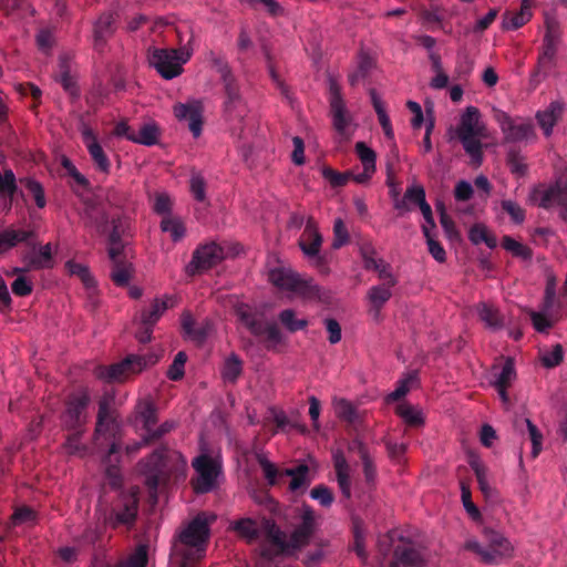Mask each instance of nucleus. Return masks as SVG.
<instances>
[{"label": "nucleus", "mask_w": 567, "mask_h": 567, "mask_svg": "<svg viewBox=\"0 0 567 567\" xmlns=\"http://www.w3.org/2000/svg\"><path fill=\"white\" fill-rule=\"evenodd\" d=\"M209 538L207 522L195 517L173 542L171 559L176 567H196L205 556Z\"/></svg>", "instance_id": "nucleus-1"}, {"label": "nucleus", "mask_w": 567, "mask_h": 567, "mask_svg": "<svg viewBox=\"0 0 567 567\" xmlns=\"http://www.w3.org/2000/svg\"><path fill=\"white\" fill-rule=\"evenodd\" d=\"M35 237L37 234L33 229L14 228L12 226L0 231V254L12 249L21 243L31 247L22 254V261L25 267L23 269H16V271L50 269L53 267L51 244L48 243L37 250Z\"/></svg>", "instance_id": "nucleus-2"}, {"label": "nucleus", "mask_w": 567, "mask_h": 567, "mask_svg": "<svg viewBox=\"0 0 567 567\" xmlns=\"http://www.w3.org/2000/svg\"><path fill=\"white\" fill-rule=\"evenodd\" d=\"M220 75V81L224 87V116L225 120L233 124L231 132L237 134L239 138H243V128L237 127L236 123L241 121L247 115L246 103L243 99L240 86L237 78L233 73V70L227 62L216 71Z\"/></svg>", "instance_id": "nucleus-3"}, {"label": "nucleus", "mask_w": 567, "mask_h": 567, "mask_svg": "<svg viewBox=\"0 0 567 567\" xmlns=\"http://www.w3.org/2000/svg\"><path fill=\"white\" fill-rule=\"evenodd\" d=\"M182 458V454L177 451L159 446L145 461L142 467L145 474V484L151 492L156 493L158 486L165 483L172 471V463Z\"/></svg>", "instance_id": "nucleus-4"}, {"label": "nucleus", "mask_w": 567, "mask_h": 567, "mask_svg": "<svg viewBox=\"0 0 567 567\" xmlns=\"http://www.w3.org/2000/svg\"><path fill=\"white\" fill-rule=\"evenodd\" d=\"M483 535L487 542V548L477 540L470 539L465 543V549L480 556L482 563L496 565L513 556L514 547L503 534L491 528H484Z\"/></svg>", "instance_id": "nucleus-5"}, {"label": "nucleus", "mask_w": 567, "mask_h": 567, "mask_svg": "<svg viewBox=\"0 0 567 567\" xmlns=\"http://www.w3.org/2000/svg\"><path fill=\"white\" fill-rule=\"evenodd\" d=\"M158 361L155 354L138 355L128 354L122 361L106 365H99L95 368L94 374L97 379L109 383L123 382L131 374L142 372L150 365H154Z\"/></svg>", "instance_id": "nucleus-6"}, {"label": "nucleus", "mask_w": 567, "mask_h": 567, "mask_svg": "<svg viewBox=\"0 0 567 567\" xmlns=\"http://www.w3.org/2000/svg\"><path fill=\"white\" fill-rule=\"evenodd\" d=\"M138 506L137 492H121L112 502L110 513L104 517V523L113 529L125 527L130 530L135 526Z\"/></svg>", "instance_id": "nucleus-7"}, {"label": "nucleus", "mask_w": 567, "mask_h": 567, "mask_svg": "<svg viewBox=\"0 0 567 567\" xmlns=\"http://www.w3.org/2000/svg\"><path fill=\"white\" fill-rule=\"evenodd\" d=\"M192 52L185 48L150 49L148 61L165 80L177 78L183 72V65L190 59Z\"/></svg>", "instance_id": "nucleus-8"}, {"label": "nucleus", "mask_w": 567, "mask_h": 567, "mask_svg": "<svg viewBox=\"0 0 567 567\" xmlns=\"http://www.w3.org/2000/svg\"><path fill=\"white\" fill-rule=\"evenodd\" d=\"M269 281L277 288L293 292L302 298L315 299L319 297L320 288L312 278L301 277L299 274L284 267L269 271Z\"/></svg>", "instance_id": "nucleus-9"}, {"label": "nucleus", "mask_w": 567, "mask_h": 567, "mask_svg": "<svg viewBox=\"0 0 567 567\" xmlns=\"http://www.w3.org/2000/svg\"><path fill=\"white\" fill-rule=\"evenodd\" d=\"M89 404L90 396L85 392L70 395L60 415L61 426L66 431H84Z\"/></svg>", "instance_id": "nucleus-10"}, {"label": "nucleus", "mask_w": 567, "mask_h": 567, "mask_svg": "<svg viewBox=\"0 0 567 567\" xmlns=\"http://www.w3.org/2000/svg\"><path fill=\"white\" fill-rule=\"evenodd\" d=\"M197 476L190 483L196 494H206L216 486V480L220 473V466L207 454H200L192 463Z\"/></svg>", "instance_id": "nucleus-11"}, {"label": "nucleus", "mask_w": 567, "mask_h": 567, "mask_svg": "<svg viewBox=\"0 0 567 567\" xmlns=\"http://www.w3.org/2000/svg\"><path fill=\"white\" fill-rule=\"evenodd\" d=\"M529 199L544 209H550L554 205L567 207V183L538 184L532 189Z\"/></svg>", "instance_id": "nucleus-12"}, {"label": "nucleus", "mask_w": 567, "mask_h": 567, "mask_svg": "<svg viewBox=\"0 0 567 567\" xmlns=\"http://www.w3.org/2000/svg\"><path fill=\"white\" fill-rule=\"evenodd\" d=\"M495 118L504 134L505 142L517 143L535 136L534 126L529 122L517 123L503 111H497Z\"/></svg>", "instance_id": "nucleus-13"}, {"label": "nucleus", "mask_w": 567, "mask_h": 567, "mask_svg": "<svg viewBox=\"0 0 567 567\" xmlns=\"http://www.w3.org/2000/svg\"><path fill=\"white\" fill-rule=\"evenodd\" d=\"M316 529L315 511L309 505L302 506L301 522L289 537V550H297L309 545Z\"/></svg>", "instance_id": "nucleus-14"}, {"label": "nucleus", "mask_w": 567, "mask_h": 567, "mask_svg": "<svg viewBox=\"0 0 567 567\" xmlns=\"http://www.w3.org/2000/svg\"><path fill=\"white\" fill-rule=\"evenodd\" d=\"M224 249L216 243L202 245L193 252L188 268L194 272L208 270L224 259Z\"/></svg>", "instance_id": "nucleus-15"}, {"label": "nucleus", "mask_w": 567, "mask_h": 567, "mask_svg": "<svg viewBox=\"0 0 567 567\" xmlns=\"http://www.w3.org/2000/svg\"><path fill=\"white\" fill-rule=\"evenodd\" d=\"M262 529L267 540L275 547L274 549L262 548L261 556L264 558L271 560L276 556L289 551V540H287L286 534L279 528L275 520L265 518L262 520Z\"/></svg>", "instance_id": "nucleus-16"}, {"label": "nucleus", "mask_w": 567, "mask_h": 567, "mask_svg": "<svg viewBox=\"0 0 567 567\" xmlns=\"http://www.w3.org/2000/svg\"><path fill=\"white\" fill-rule=\"evenodd\" d=\"M117 29L116 17L113 12H103L93 24V48L102 53L107 41L114 35Z\"/></svg>", "instance_id": "nucleus-17"}, {"label": "nucleus", "mask_w": 567, "mask_h": 567, "mask_svg": "<svg viewBox=\"0 0 567 567\" xmlns=\"http://www.w3.org/2000/svg\"><path fill=\"white\" fill-rule=\"evenodd\" d=\"M120 423L116 417H111L104 420L102 425H99V421H96L95 425V441L99 442L100 437L103 436L106 441L110 442V447L107 451V460L111 462V457L116 455L121 451L122 442L120 435Z\"/></svg>", "instance_id": "nucleus-18"}, {"label": "nucleus", "mask_w": 567, "mask_h": 567, "mask_svg": "<svg viewBox=\"0 0 567 567\" xmlns=\"http://www.w3.org/2000/svg\"><path fill=\"white\" fill-rule=\"evenodd\" d=\"M175 116L188 122V128L194 137H198L203 126V107L199 102L177 104L174 107Z\"/></svg>", "instance_id": "nucleus-19"}, {"label": "nucleus", "mask_w": 567, "mask_h": 567, "mask_svg": "<svg viewBox=\"0 0 567 567\" xmlns=\"http://www.w3.org/2000/svg\"><path fill=\"white\" fill-rule=\"evenodd\" d=\"M321 245L322 236L318 230L315 219L309 217L307 219L303 233L300 236L299 247L308 258H311L312 256H317L318 252H320Z\"/></svg>", "instance_id": "nucleus-20"}, {"label": "nucleus", "mask_w": 567, "mask_h": 567, "mask_svg": "<svg viewBox=\"0 0 567 567\" xmlns=\"http://www.w3.org/2000/svg\"><path fill=\"white\" fill-rule=\"evenodd\" d=\"M558 47L554 45H542V51L538 55L537 66L532 73L530 82L534 84L540 83L549 72L556 66V55Z\"/></svg>", "instance_id": "nucleus-21"}, {"label": "nucleus", "mask_w": 567, "mask_h": 567, "mask_svg": "<svg viewBox=\"0 0 567 567\" xmlns=\"http://www.w3.org/2000/svg\"><path fill=\"white\" fill-rule=\"evenodd\" d=\"M83 140L96 168L102 173L107 174L111 168V162L93 132L91 130H85L83 132Z\"/></svg>", "instance_id": "nucleus-22"}, {"label": "nucleus", "mask_w": 567, "mask_h": 567, "mask_svg": "<svg viewBox=\"0 0 567 567\" xmlns=\"http://www.w3.org/2000/svg\"><path fill=\"white\" fill-rule=\"evenodd\" d=\"M333 466L336 471L338 486L342 496L347 499L351 498V478L350 466L342 451L338 450L332 455Z\"/></svg>", "instance_id": "nucleus-23"}, {"label": "nucleus", "mask_w": 567, "mask_h": 567, "mask_svg": "<svg viewBox=\"0 0 567 567\" xmlns=\"http://www.w3.org/2000/svg\"><path fill=\"white\" fill-rule=\"evenodd\" d=\"M561 114L563 103L559 101L550 102L545 110L536 113V120L546 136L553 133V128L561 117Z\"/></svg>", "instance_id": "nucleus-24"}, {"label": "nucleus", "mask_w": 567, "mask_h": 567, "mask_svg": "<svg viewBox=\"0 0 567 567\" xmlns=\"http://www.w3.org/2000/svg\"><path fill=\"white\" fill-rule=\"evenodd\" d=\"M532 18L530 0H523L518 11H507L503 16V29L517 30L527 23Z\"/></svg>", "instance_id": "nucleus-25"}, {"label": "nucleus", "mask_w": 567, "mask_h": 567, "mask_svg": "<svg viewBox=\"0 0 567 567\" xmlns=\"http://www.w3.org/2000/svg\"><path fill=\"white\" fill-rule=\"evenodd\" d=\"M54 78L71 96H79V87L71 74L70 61L66 56L60 58L59 70Z\"/></svg>", "instance_id": "nucleus-26"}, {"label": "nucleus", "mask_w": 567, "mask_h": 567, "mask_svg": "<svg viewBox=\"0 0 567 567\" xmlns=\"http://www.w3.org/2000/svg\"><path fill=\"white\" fill-rule=\"evenodd\" d=\"M477 135L478 133H457L465 152L471 156V162L475 166L481 165L483 161L482 143Z\"/></svg>", "instance_id": "nucleus-27"}, {"label": "nucleus", "mask_w": 567, "mask_h": 567, "mask_svg": "<svg viewBox=\"0 0 567 567\" xmlns=\"http://www.w3.org/2000/svg\"><path fill=\"white\" fill-rule=\"evenodd\" d=\"M159 136V126L155 122H147L141 125L138 133H135L134 137L130 136V141L145 146H153L158 144Z\"/></svg>", "instance_id": "nucleus-28"}, {"label": "nucleus", "mask_w": 567, "mask_h": 567, "mask_svg": "<svg viewBox=\"0 0 567 567\" xmlns=\"http://www.w3.org/2000/svg\"><path fill=\"white\" fill-rule=\"evenodd\" d=\"M477 313L480 319L486 324V327L497 330L504 324L503 317L498 309L493 305L482 302L477 306Z\"/></svg>", "instance_id": "nucleus-29"}, {"label": "nucleus", "mask_w": 567, "mask_h": 567, "mask_svg": "<svg viewBox=\"0 0 567 567\" xmlns=\"http://www.w3.org/2000/svg\"><path fill=\"white\" fill-rule=\"evenodd\" d=\"M308 472L309 467L306 464H300L297 467L286 468L284 472H281V475L291 477L289 488L292 492H296L300 488H305L310 484Z\"/></svg>", "instance_id": "nucleus-30"}, {"label": "nucleus", "mask_w": 567, "mask_h": 567, "mask_svg": "<svg viewBox=\"0 0 567 567\" xmlns=\"http://www.w3.org/2000/svg\"><path fill=\"white\" fill-rule=\"evenodd\" d=\"M132 271V264L127 260L116 261L111 264L110 278L117 287H125L131 280Z\"/></svg>", "instance_id": "nucleus-31"}, {"label": "nucleus", "mask_w": 567, "mask_h": 567, "mask_svg": "<svg viewBox=\"0 0 567 567\" xmlns=\"http://www.w3.org/2000/svg\"><path fill=\"white\" fill-rule=\"evenodd\" d=\"M65 268L71 276H76L86 289L90 290L96 287V281L87 266L74 260H68L65 262Z\"/></svg>", "instance_id": "nucleus-32"}, {"label": "nucleus", "mask_w": 567, "mask_h": 567, "mask_svg": "<svg viewBox=\"0 0 567 567\" xmlns=\"http://www.w3.org/2000/svg\"><path fill=\"white\" fill-rule=\"evenodd\" d=\"M171 298H166L165 300L155 299L148 309H144L141 313V323L155 326V323L159 320L163 313L167 310L168 303L167 301Z\"/></svg>", "instance_id": "nucleus-33"}, {"label": "nucleus", "mask_w": 567, "mask_h": 567, "mask_svg": "<svg viewBox=\"0 0 567 567\" xmlns=\"http://www.w3.org/2000/svg\"><path fill=\"white\" fill-rule=\"evenodd\" d=\"M506 162L511 173L516 177H524L527 174L528 166L519 148L512 146L507 152Z\"/></svg>", "instance_id": "nucleus-34"}, {"label": "nucleus", "mask_w": 567, "mask_h": 567, "mask_svg": "<svg viewBox=\"0 0 567 567\" xmlns=\"http://www.w3.org/2000/svg\"><path fill=\"white\" fill-rule=\"evenodd\" d=\"M470 465L475 473L478 487L486 498L495 496L496 491L487 482V470L477 458L471 460Z\"/></svg>", "instance_id": "nucleus-35"}, {"label": "nucleus", "mask_w": 567, "mask_h": 567, "mask_svg": "<svg viewBox=\"0 0 567 567\" xmlns=\"http://www.w3.org/2000/svg\"><path fill=\"white\" fill-rule=\"evenodd\" d=\"M405 566H419L422 564V557L420 553L411 546H398L394 549V560Z\"/></svg>", "instance_id": "nucleus-36"}, {"label": "nucleus", "mask_w": 567, "mask_h": 567, "mask_svg": "<svg viewBox=\"0 0 567 567\" xmlns=\"http://www.w3.org/2000/svg\"><path fill=\"white\" fill-rule=\"evenodd\" d=\"M395 412L409 426L419 427L424 424L421 410L408 403L399 404Z\"/></svg>", "instance_id": "nucleus-37"}, {"label": "nucleus", "mask_w": 567, "mask_h": 567, "mask_svg": "<svg viewBox=\"0 0 567 567\" xmlns=\"http://www.w3.org/2000/svg\"><path fill=\"white\" fill-rule=\"evenodd\" d=\"M334 412L340 420L349 424H355L359 421L357 408L346 399L334 401Z\"/></svg>", "instance_id": "nucleus-38"}, {"label": "nucleus", "mask_w": 567, "mask_h": 567, "mask_svg": "<svg viewBox=\"0 0 567 567\" xmlns=\"http://www.w3.org/2000/svg\"><path fill=\"white\" fill-rule=\"evenodd\" d=\"M161 229L164 233H169L173 241H179L186 233L184 223L174 216H164L161 221Z\"/></svg>", "instance_id": "nucleus-39"}, {"label": "nucleus", "mask_w": 567, "mask_h": 567, "mask_svg": "<svg viewBox=\"0 0 567 567\" xmlns=\"http://www.w3.org/2000/svg\"><path fill=\"white\" fill-rule=\"evenodd\" d=\"M516 378V370L514 360L512 358H507L499 371L495 375V380L493 382L494 388H509L512 385V382Z\"/></svg>", "instance_id": "nucleus-40"}, {"label": "nucleus", "mask_w": 567, "mask_h": 567, "mask_svg": "<svg viewBox=\"0 0 567 567\" xmlns=\"http://www.w3.org/2000/svg\"><path fill=\"white\" fill-rule=\"evenodd\" d=\"M480 111L475 106H467L461 117L457 133H478L477 123L480 120Z\"/></svg>", "instance_id": "nucleus-41"}, {"label": "nucleus", "mask_w": 567, "mask_h": 567, "mask_svg": "<svg viewBox=\"0 0 567 567\" xmlns=\"http://www.w3.org/2000/svg\"><path fill=\"white\" fill-rule=\"evenodd\" d=\"M391 288L390 286H383V285H379V286H373L369 289V292H368V298L372 305V307L377 310V311H380V309L390 300V298L392 297V292H391Z\"/></svg>", "instance_id": "nucleus-42"}, {"label": "nucleus", "mask_w": 567, "mask_h": 567, "mask_svg": "<svg viewBox=\"0 0 567 567\" xmlns=\"http://www.w3.org/2000/svg\"><path fill=\"white\" fill-rule=\"evenodd\" d=\"M17 190V178L12 169H6L3 174L0 172V198L8 197L11 204Z\"/></svg>", "instance_id": "nucleus-43"}, {"label": "nucleus", "mask_w": 567, "mask_h": 567, "mask_svg": "<svg viewBox=\"0 0 567 567\" xmlns=\"http://www.w3.org/2000/svg\"><path fill=\"white\" fill-rule=\"evenodd\" d=\"M281 324L291 333L303 330L308 326L306 319H297L292 309H285L279 313Z\"/></svg>", "instance_id": "nucleus-44"}, {"label": "nucleus", "mask_w": 567, "mask_h": 567, "mask_svg": "<svg viewBox=\"0 0 567 567\" xmlns=\"http://www.w3.org/2000/svg\"><path fill=\"white\" fill-rule=\"evenodd\" d=\"M137 416L142 421L143 427L146 432H150L157 423L156 408L151 402H143L138 404Z\"/></svg>", "instance_id": "nucleus-45"}, {"label": "nucleus", "mask_w": 567, "mask_h": 567, "mask_svg": "<svg viewBox=\"0 0 567 567\" xmlns=\"http://www.w3.org/2000/svg\"><path fill=\"white\" fill-rule=\"evenodd\" d=\"M502 247L512 252L515 257H519L524 260H529L533 256V251L528 246L515 240L511 236L503 237Z\"/></svg>", "instance_id": "nucleus-46"}, {"label": "nucleus", "mask_w": 567, "mask_h": 567, "mask_svg": "<svg viewBox=\"0 0 567 567\" xmlns=\"http://www.w3.org/2000/svg\"><path fill=\"white\" fill-rule=\"evenodd\" d=\"M422 233L426 239L429 252L437 262H445L446 252L444 247L437 241L430 231V228L426 225L422 226Z\"/></svg>", "instance_id": "nucleus-47"}, {"label": "nucleus", "mask_w": 567, "mask_h": 567, "mask_svg": "<svg viewBox=\"0 0 567 567\" xmlns=\"http://www.w3.org/2000/svg\"><path fill=\"white\" fill-rule=\"evenodd\" d=\"M333 117V126L339 133H343L348 126L346 105L343 99L336 97L333 105H330Z\"/></svg>", "instance_id": "nucleus-48"}, {"label": "nucleus", "mask_w": 567, "mask_h": 567, "mask_svg": "<svg viewBox=\"0 0 567 567\" xmlns=\"http://www.w3.org/2000/svg\"><path fill=\"white\" fill-rule=\"evenodd\" d=\"M243 372V362L235 353L230 354L224 365L223 377L228 382H236Z\"/></svg>", "instance_id": "nucleus-49"}, {"label": "nucleus", "mask_w": 567, "mask_h": 567, "mask_svg": "<svg viewBox=\"0 0 567 567\" xmlns=\"http://www.w3.org/2000/svg\"><path fill=\"white\" fill-rule=\"evenodd\" d=\"M355 153L362 163L363 168L375 171V152L369 147L364 142L355 143Z\"/></svg>", "instance_id": "nucleus-50"}, {"label": "nucleus", "mask_w": 567, "mask_h": 567, "mask_svg": "<svg viewBox=\"0 0 567 567\" xmlns=\"http://www.w3.org/2000/svg\"><path fill=\"white\" fill-rule=\"evenodd\" d=\"M114 404V395L110 393L103 394L99 400V411L96 421H99V425L101 426L104 420L116 417L115 410L113 409Z\"/></svg>", "instance_id": "nucleus-51"}, {"label": "nucleus", "mask_w": 567, "mask_h": 567, "mask_svg": "<svg viewBox=\"0 0 567 567\" xmlns=\"http://www.w3.org/2000/svg\"><path fill=\"white\" fill-rule=\"evenodd\" d=\"M417 380V373L412 372L406 378L398 381L396 389L388 394V402H395L401 400L410 391V384Z\"/></svg>", "instance_id": "nucleus-52"}, {"label": "nucleus", "mask_w": 567, "mask_h": 567, "mask_svg": "<svg viewBox=\"0 0 567 567\" xmlns=\"http://www.w3.org/2000/svg\"><path fill=\"white\" fill-rule=\"evenodd\" d=\"M147 560L148 557L146 547L140 546L127 559L121 560L110 567H146Z\"/></svg>", "instance_id": "nucleus-53"}, {"label": "nucleus", "mask_w": 567, "mask_h": 567, "mask_svg": "<svg viewBox=\"0 0 567 567\" xmlns=\"http://www.w3.org/2000/svg\"><path fill=\"white\" fill-rule=\"evenodd\" d=\"M436 208L440 212V223L446 237L451 240L457 239L458 231L456 229L455 223L452 219V217L445 212L444 205L440 203L436 206Z\"/></svg>", "instance_id": "nucleus-54"}, {"label": "nucleus", "mask_w": 567, "mask_h": 567, "mask_svg": "<svg viewBox=\"0 0 567 567\" xmlns=\"http://www.w3.org/2000/svg\"><path fill=\"white\" fill-rule=\"evenodd\" d=\"M564 359V349L561 344H555L550 351H546L542 354L540 361L545 368L551 369L559 365Z\"/></svg>", "instance_id": "nucleus-55"}, {"label": "nucleus", "mask_w": 567, "mask_h": 567, "mask_svg": "<svg viewBox=\"0 0 567 567\" xmlns=\"http://www.w3.org/2000/svg\"><path fill=\"white\" fill-rule=\"evenodd\" d=\"M187 360V355L184 351L177 352V354L174 358L173 363L169 365L167 370V378L172 381H178L181 380L184 374V367Z\"/></svg>", "instance_id": "nucleus-56"}, {"label": "nucleus", "mask_w": 567, "mask_h": 567, "mask_svg": "<svg viewBox=\"0 0 567 567\" xmlns=\"http://www.w3.org/2000/svg\"><path fill=\"white\" fill-rule=\"evenodd\" d=\"M523 422L526 424L528 436L532 441V456L536 458L542 451L543 435L529 419H524Z\"/></svg>", "instance_id": "nucleus-57"}, {"label": "nucleus", "mask_w": 567, "mask_h": 567, "mask_svg": "<svg viewBox=\"0 0 567 567\" xmlns=\"http://www.w3.org/2000/svg\"><path fill=\"white\" fill-rule=\"evenodd\" d=\"M261 341L270 350L284 341V336L276 323H269L261 337Z\"/></svg>", "instance_id": "nucleus-58"}, {"label": "nucleus", "mask_w": 567, "mask_h": 567, "mask_svg": "<svg viewBox=\"0 0 567 567\" xmlns=\"http://www.w3.org/2000/svg\"><path fill=\"white\" fill-rule=\"evenodd\" d=\"M111 231L109 235V243L123 241L128 230V220L126 218H113L111 221Z\"/></svg>", "instance_id": "nucleus-59"}, {"label": "nucleus", "mask_w": 567, "mask_h": 567, "mask_svg": "<svg viewBox=\"0 0 567 567\" xmlns=\"http://www.w3.org/2000/svg\"><path fill=\"white\" fill-rule=\"evenodd\" d=\"M70 434L66 437V441L63 445L66 453L70 455H83L85 452V446L81 444L80 439L84 431H69Z\"/></svg>", "instance_id": "nucleus-60"}, {"label": "nucleus", "mask_w": 567, "mask_h": 567, "mask_svg": "<svg viewBox=\"0 0 567 567\" xmlns=\"http://www.w3.org/2000/svg\"><path fill=\"white\" fill-rule=\"evenodd\" d=\"M350 237L346 224L341 218H337L333 224V241L332 248L340 249L348 244Z\"/></svg>", "instance_id": "nucleus-61"}, {"label": "nucleus", "mask_w": 567, "mask_h": 567, "mask_svg": "<svg viewBox=\"0 0 567 567\" xmlns=\"http://www.w3.org/2000/svg\"><path fill=\"white\" fill-rule=\"evenodd\" d=\"M24 185L28 192L32 195L35 205L39 208H44L47 205V199L44 195L43 186L35 179L27 178L24 179Z\"/></svg>", "instance_id": "nucleus-62"}, {"label": "nucleus", "mask_w": 567, "mask_h": 567, "mask_svg": "<svg viewBox=\"0 0 567 567\" xmlns=\"http://www.w3.org/2000/svg\"><path fill=\"white\" fill-rule=\"evenodd\" d=\"M310 496L323 507H329L334 501L332 491L323 484L315 486L310 491Z\"/></svg>", "instance_id": "nucleus-63"}, {"label": "nucleus", "mask_w": 567, "mask_h": 567, "mask_svg": "<svg viewBox=\"0 0 567 567\" xmlns=\"http://www.w3.org/2000/svg\"><path fill=\"white\" fill-rule=\"evenodd\" d=\"M235 529L243 536L247 537L249 540H256L259 537V530L256 523L250 519H240L236 523Z\"/></svg>", "instance_id": "nucleus-64"}]
</instances>
